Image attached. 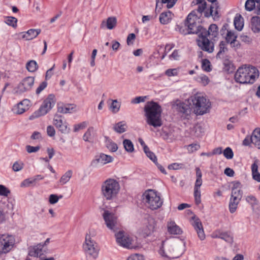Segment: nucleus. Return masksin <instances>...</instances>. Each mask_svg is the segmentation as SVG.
Masks as SVG:
<instances>
[{
  "instance_id": "473e14b6",
  "label": "nucleus",
  "mask_w": 260,
  "mask_h": 260,
  "mask_svg": "<svg viewBox=\"0 0 260 260\" xmlns=\"http://www.w3.org/2000/svg\"><path fill=\"white\" fill-rule=\"evenodd\" d=\"M168 232L172 234H180L182 231L178 226L175 222H171L168 225Z\"/></svg>"
},
{
  "instance_id": "c756f323",
  "label": "nucleus",
  "mask_w": 260,
  "mask_h": 260,
  "mask_svg": "<svg viewBox=\"0 0 260 260\" xmlns=\"http://www.w3.org/2000/svg\"><path fill=\"white\" fill-rule=\"evenodd\" d=\"M74 108L73 105L71 104H58L57 112L62 114L70 113Z\"/></svg>"
},
{
  "instance_id": "37998d69",
  "label": "nucleus",
  "mask_w": 260,
  "mask_h": 260,
  "mask_svg": "<svg viewBox=\"0 0 260 260\" xmlns=\"http://www.w3.org/2000/svg\"><path fill=\"white\" fill-rule=\"evenodd\" d=\"M125 150L128 152H132L134 150V145L132 141L128 139H125L123 142Z\"/></svg>"
},
{
  "instance_id": "0e129e2a",
  "label": "nucleus",
  "mask_w": 260,
  "mask_h": 260,
  "mask_svg": "<svg viewBox=\"0 0 260 260\" xmlns=\"http://www.w3.org/2000/svg\"><path fill=\"white\" fill-rule=\"evenodd\" d=\"M23 167V163L22 162L16 161L13 165V170L17 172L22 169Z\"/></svg>"
},
{
  "instance_id": "49530a36",
  "label": "nucleus",
  "mask_w": 260,
  "mask_h": 260,
  "mask_svg": "<svg viewBox=\"0 0 260 260\" xmlns=\"http://www.w3.org/2000/svg\"><path fill=\"white\" fill-rule=\"evenodd\" d=\"M106 146L107 148L112 152H115L118 149L117 145L110 139L106 141Z\"/></svg>"
},
{
  "instance_id": "f03ea898",
  "label": "nucleus",
  "mask_w": 260,
  "mask_h": 260,
  "mask_svg": "<svg viewBox=\"0 0 260 260\" xmlns=\"http://www.w3.org/2000/svg\"><path fill=\"white\" fill-rule=\"evenodd\" d=\"M194 113L197 115H203L209 112L211 103L208 99L200 93H197L188 99Z\"/></svg>"
},
{
  "instance_id": "72a5a7b5",
  "label": "nucleus",
  "mask_w": 260,
  "mask_h": 260,
  "mask_svg": "<svg viewBox=\"0 0 260 260\" xmlns=\"http://www.w3.org/2000/svg\"><path fill=\"white\" fill-rule=\"evenodd\" d=\"M105 23L108 29H112L115 27L117 23V19L115 17H110L107 18L106 22L103 21L101 25H103Z\"/></svg>"
},
{
  "instance_id": "58836bf2",
  "label": "nucleus",
  "mask_w": 260,
  "mask_h": 260,
  "mask_svg": "<svg viewBox=\"0 0 260 260\" xmlns=\"http://www.w3.org/2000/svg\"><path fill=\"white\" fill-rule=\"evenodd\" d=\"M94 129L92 127H90L83 135V138L85 141L90 142L93 138Z\"/></svg>"
},
{
  "instance_id": "052dcab7",
  "label": "nucleus",
  "mask_w": 260,
  "mask_h": 260,
  "mask_svg": "<svg viewBox=\"0 0 260 260\" xmlns=\"http://www.w3.org/2000/svg\"><path fill=\"white\" fill-rule=\"evenodd\" d=\"M10 193V191L4 185H0V195L7 197Z\"/></svg>"
},
{
  "instance_id": "412c9836",
  "label": "nucleus",
  "mask_w": 260,
  "mask_h": 260,
  "mask_svg": "<svg viewBox=\"0 0 260 260\" xmlns=\"http://www.w3.org/2000/svg\"><path fill=\"white\" fill-rule=\"evenodd\" d=\"M203 35H205L208 37L209 36L212 40L216 38L218 34V27L215 24H212L209 27L208 30H206L205 28H203V30L201 32Z\"/></svg>"
},
{
  "instance_id": "9d476101",
  "label": "nucleus",
  "mask_w": 260,
  "mask_h": 260,
  "mask_svg": "<svg viewBox=\"0 0 260 260\" xmlns=\"http://www.w3.org/2000/svg\"><path fill=\"white\" fill-rule=\"evenodd\" d=\"M259 77V71L256 68L245 64V84H253Z\"/></svg>"
},
{
  "instance_id": "c03bdc74",
  "label": "nucleus",
  "mask_w": 260,
  "mask_h": 260,
  "mask_svg": "<svg viewBox=\"0 0 260 260\" xmlns=\"http://www.w3.org/2000/svg\"><path fill=\"white\" fill-rule=\"evenodd\" d=\"M5 22L8 25L13 27H16L17 26V19L14 17L8 16L6 17Z\"/></svg>"
},
{
  "instance_id": "a18cd8bd",
  "label": "nucleus",
  "mask_w": 260,
  "mask_h": 260,
  "mask_svg": "<svg viewBox=\"0 0 260 260\" xmlns=\"http://www.w3.org/2000/svg\"><path fill=\"white\" fill-rule=\"evenodd\" d=\"M27 109V106H22V104L19 103L14 108V112L18 114L23 113Z\"/></svg>"
},
{
  "instance_id": "a19ab883",
  "label": "nucleus",
  "mask_w": 260,
  "mask_h": 260,
  "mask_svg": "<svg viewBox=\"0 0 260 260\" xmlns=\"http://www.w3.org/2000/svg\"><path fill=\"white\" fill-rule=\"evenodd\" d=\"M26 68L29 72H34L38 69V66L35 60H31L27 62Z\"/></svg>"
},
{
  "instance_id": "5701e85b",
  "label": "nucleus",
  "mask_w": 260,
  "mask_h": 260,
  "mask_svg": "<svg viewBox=\"0 0 260 260\" xmlns=\"http://www.w3.org/2000/svg\"><path fill=\"white\" fill-rule=\"evenodd\" d=\"M113 158L111 156L105 154H101L98 158H96L92 161V165H96L98 164L105 165L111 162Z\"/></svg>"
},
{
  "instance_id": "f257e3e1",
  "label": "nucleus",
  "mask_w": 260,
  "mask_h": 260,
  "mask_svg": "<svg viewBox=\"0 0 260 260\" xmlns=\"http://www.w3.org/2000/svg\"><path fill=\"white\" fill-rule=\"evenodd\" d=\"M144 111L148 124L154 127L162 125L161 119L162 109L157 103L153 101L147 102L144 107Z\"/></svg>"
},
{
  "instance_id": "cd10ccee",
  "label": "nucleus",
  "mask_w": 260,
  "mask_h": 260,
  "mask_svg": "<svg viewBox=\"0 0 260 260\" xmlns=\"http://www.w3.org/2000/svg\"><path fill=\"white\" fill-rule=\"evenodd\" d=\"M251 28L254 33L260 32V17L253 16L251 19Z\"/></svg>"
},
{
  "instance_id": "4c0bfd02",
  "label": "nucleus",
  "mask_w": 260,
  "mask_h": 260,
  "mask_svg": "<svg viewBox=\"0 0 260 260\" xmlns=\"http://www.w3.org/2000/svg\"><path fill=\"white\" fill-rule=\"evenodd\" d=\"M242 18L241 15L237 14L234 20V24L235 28L238 30H241L244 26V23L240 22L241 19Z\"/></svg>"
},
{
  "instance_id": "4be33fe9",
  "label": "nucleus",
  "mask_w": 260,
  "mask_h": 260,
  "mask_svg": "<svg viewBox=\"0 0 260 260\" xmlns=\"http://www.w3.org/2000/svg\"><path fill=\"white\" fill-rule=\"evenodd\" d=\"M44 245L39 244L35 246H30L28 248V255L30 256L38 257L43 254V248Z\"/></svg>"
},
{
  "instance_id": "6e6552de",
  "label": "nucleus",
  "mask_w": 260,
  "mask_h": 260,
  "mask_svg": "<svg viewBox=\"0 0 260 260\" xmlns=\"http://www.w3.org/2000/svg\"><path fill=\"white\" fill-rule=\"evenodd\" d=\"M115 236L116 242L120 245L128 249L135 248L136 246L133 244L134 241L128 235L125 234L124 232L120 231Z\"/></svg>"
},
{
  "instance_id": "dca6fc26",
  "label": "nucleus",
  "mask_w": 260,
  "mask_h": 260,
  "mask_svg": "<svg viewBox=\"0 0 260 260\" xmlns=\"http://www.w3.org/2000/svg\"><path fill=\"white\" fill-rule=\"evenodd\" d=\"M175 105L176 106L177 111L182 114V117H184L186 119L189 118L188 117L191 114V109L188 100L187 102L177 100Z\"/></svg>"
},
{
  "instance_id": "680f3d73",
  "label": "nucleus",
  "mask_w": 260,
  "mask_h": 260,
  "mask_svg": "<svg viewBox=\"0 0 260 260\" xmlns=\"http://www.w3.org/2000/svg\"><path fill=\"white\" fill-rule=\"evenodd\" d=\"M127 260H144V258L143 255L135 253L129 256Z\"/></svg>"
},
{
  "instance_id": "a878e982",
  "label": "nucleus",
  "mask_w": 260,
  "mask_h": 260,
  "mask_svg": "<svg viewBox=\"0 0 260 260\" xmlns=\"http://www.w3.org/2000/svg\"><path fill=\"white\" fill-rule=\"evenodd\" d=\"M172 13L169 10L161 13L160 14L159 18L160 23L162 24H167L169 23L172 19Z\"/></svg>"
},
{
  "instance_id": "7ed1b4c3",
  "label": "nucleus",
  "mask_w": 260,
  "mask_h": 260,
  "mask_svg": "<svg viewBox=\"0 0 260 260\" xmlns=\"http://www.w3.org/2000/svg\"><path fill=\"white\" fill-rule=\"evenodd\" d=\"M120 189L119 182L112 178L106 179L101 185L102 194L107 200H113L116 199Z\"/></svg>"
},
{
  "instance_id": "2f4dec72",
  "label": "nucleus",
  "mask_w": 260,
  "mask_h": 260,
  "mask_svg": "<svg viewBox=\"0 0 260 260\" xmlns=\"http://www.w3.org/2000/svg\"><path fill=\"white\" fill-rule=\"evenodd\" d=\"M246 201L251 205L253 210L258 209V201L255 197L252 195L248 196L246 197Z\"/></svg>"
},
{
  "instance_id": "393cba45",
  "label": "nucleus",
  "mask_w": 260,
  "mask_h": 260,
  "mask_svg": "<svg viewBox=\"0 0 260 260\" xmlns=\"http://www.w3.org/2000/svg\"><path fill=\"white\" fill-rule=\"evenodd\" d=\"M214 237L224 240L225 241L229 243H232L233 241V237L229 232H220L219 231H217L215 233Z\"/></svg>"
},
{
  "instance_id": "1a4fd4ad",
  "label": "nucleus",
  "mask_w": 260,
  "mask_h": 260,
  "mask_svg": "<svg viewBox=\"0 0 260 260\" xmlns=\"http://www.w3.org/2000/svg\"><path fill=\"white\" fill-rule=\"evenodd\" d=\"M35 78L33 77H27L18 84L15 89V93L19 95L29 90L34 85Z\"/></svg>"
},
{
  "instance_id": "c85d7f7f",
  "label": "nucleus",
  "mask_w": 260,
  "mask_h": 260,
  "mask_svg": "<svg viewBox=\"0 0 260 260\" xmlns=\"http://www.w3.org/2000/svg\"><path fill=\"white\" fill-rule=\"evenodd\" d=\"M258 160L256 159L251 165V172L253 179L260 182V173L258 171Z\"/></svg>"
},
{
  "instance_id": "79ce46f5",
  "label": "nucleus",
  "mask_w": 260,
  "mask_h": 260,
  "mask_svg": "<svg viewBox=\"0 0 260 260\" xmlns=\"http://www.w3.org/2000/svg\"><path fill=\"white\" fill-rule=\"evenodd\" d=\"M73 172L71 170H68L61 177L60 182L62 184H64L69 181L72 176Z\"/></svg>"
},
{
  "instance_id": "a211bd4d",
  "label": "nucleus",
  "mask_w": 260,
  "mask_h": 260,
  "mask_svg": "<svg viewBox=\"0 0 260 260\" xmlns=\"http://www.w3.org/2000/svg\"><path fill=\"white\" fill-rule=\"evenodd\" d=\"M208 2L212 3L210 6L209 10L206 11L204 13V16L209 18L210 16L213 17L214 19H218L220 17L218 10L220 9L219 3L217 0H207Z\"/></svg>"
},
{
  "instance_id": "338daca9",
  "label": "nucleus",
  "mask_w": 260,
  "mask_h": 260,
  "mask_svg": "<svg viewBox=\"0 0 260 260\" xmlns=\"http://www.w3.org/2000/svg\"><path fill=\"white\" fill-rule=\"evenodd\" d=\"M47 135L51 137H52L55 135V130L54 127L52 125H49L47 127Z\"/></svg>"
},
{
  "instance_id": "2eb2a0df",
  "label": "nucleus",
  "mask_w": 260,
  "mask_h": 260,
  "mask_svg": "<svg viewBox=\"0 0 260 260\" xmlns=\"http://www.w3.org/2000/svg\"><path fill=\"white\" fill-rule=\"evenodd\" d=\"M191 14H189L185 22V26L187 27L188 34H200L203 30V27L200 25H197L194 20L191 18Z\"/></svg>"
},
{
  "instance_id": "864d4df0",
  "label": "nucleus",
  "mask_w": 260,
  "mask_h": 260,
  "mask_svg": "<svg viewBox=\"0 0 260 260\" xmlns=\"http://www.w3.org/2000/svg\"><path fill=\"white\" fill-rule=\"evenodd\" d=\"M144 152L150 159H151L155 164H156L157 157L153 152L150 151L149 148H148V150L144 151Z\"/></svg>"
},
{
  "instance_id": "e2e57ef3",
  "label": "nucleus",
  "mask_w": 260,
  "mask_h": 260,
  "mask_svg": "<svg viewBox=\"0 0 260 260\" xmlns=\"http://www.w3.org/2000/svg\"><path fill=\"white\" fill-rule=\"evenodd\" d=\"M40 149V147L39 146L34 147L30 145H27L26 146V150L29 153L37 152Z\"/></svg>"
},
{
  "instance_id": "bf43d9fd",
  "label": "nucleus",
  "mask_w": 260,
  "mask_h": 260,
  "mask_svg": "<svg viewBox=\"0 0 260 260\" xmlns=\"http://www.w3.org/2000/svg\"><path fill=\"white\" fill-rule=\"evenodd\" d=\"M147 97L146 96H137L131 101V103L133 104H137L140 103L144 102Z\"/></svg>"
},
{
  "instance_id": "8fccbe9b",
  "label": "nucleus",
  "mask_w": 260,
  "mask_h": 260,
  "mask_svg": "<svg viewBox=\"0 0 260 260\" xmlns=\"http://www.w3.org/2000/svg\"><path fill=\"white\" fill-rule=\"evenodd\" d=\"M255 2L254 0H247L245 3V9L248 11H251L255 8Z\"/></svg>"
},
{
  "instance_id": "20e7f679",
  "label": "nucleus",
  "mask_w": 260,
  "mask_h": 260,
  "mask_svg": "<svg viewBox=\"0 0 260 260\" xmlns=\"http://www.w3.org/2000/svg\"><path fill=\"white\" fill-rule=\"evenodd\" d=\"M143 200L151 210H154L159 208L162 205L163 201L156 191L148 189L143 194Z\"/></svg>"
},
{
  "instance_id": "aec40b11",
  "label": "nucleus",
  "mask_w": 260,
  "mask_h": 260,
  "mask_svg": "<svg viewBox=\"0 0 260 260\" xmlns=\"http://www.w3.org/2000/svg\"><path fill=\"white\" fill-rule=\"evenodd\" d=\"M192 218L193 220L192 225L196 230L198 237L201 240H204L205 238V234L202 222L198 218L196 217V216L192 217Z\"/></svg>"
},
{
  "instance_id": "9b49d317",
  "label": "nucleus",
  "mask_w": 260,
  "mask_h": 260,
  "mask_svg": "<svg viewBox=\"0 0 260 260\" xmlns=\"http://www.w3.org/2000/svg\"><path fill=\"white\" fill-rule=\"evenodd\" d=\"M95 244V243L91 239L90 236L86 235L85 244H83V247L86 254L92 256L93 258L98 257L99 251Z\"/></svg>"
},
{
  "instance_id": "6e6d98bb",
  "label": "nucleus",
  "mask_w": 260,
  "mask_h": 260,
  "mask_svg": "<svg viewBox=\"0 0 260 260\" xmlns=\"http://www.w3.org/2000/svg\"><path fill=\"white\" fill-rule=\"evenodd\" d=\"M119 108L120 106L118 104L117 100H112V102L110 106V109H111L112 112L114 113L117 112L119 110Z\"/></svg>"
},
{
  "instance_id": "de8ad7c7",
  "label": "nucleus",
  "mask_w": 260,
  "mask_h": 260,
  "mask_svg": "<svg viewBox=\"0 0 260 260\" xmlns=\"http://www.w3.org/2000/svg\"><path fill=\"white\" fill-rule=\"evenodd\" d=\"M202 68L203 70L206 72H210L212 70L210 61L207 59H204L202 60Z\"/></svg>"
},
{
  "instance_id": "3c124183",
  "label": "nucleus",
  "mask_w": 260,
  "mask_h": 260,
  "mask_svg": "<svg viewBox=\"0 0 260 260\" xmlns=\"http://www.w3.org/2000/svg\"><path fill=\"white\" fill-rule=\"evenodd\" d=\"M197 80L198 82L201 83L204 86L207 85L210 81V80L208 76L205 75H201L197 78Z\"/></svg>"
},
{
  "instance_id": "0eeeda50",
  "label": "nucleus",
  "mask_w": 260,
  "mask_h": 260,
  "mask_svg": "<svg viewBox=\"0 0 260 260\" xmlns=\"http://www.w3.org/2000/svg\"><path fill=\"white\" fill-rule=\"evenodd\" d=\"M15 242L12 236L2 235L0 237V254L9 252L13 248Z\"/></svg>"
},
{
  "instance_id": "ea45409f",
  "label": "nucleus",
  "mask_w": 260,
  "mask_h": 260,
  "mask_svg": "<svg viewBox=\"0 0 260 260\" xmlns=\"http://www.w3.org/2000/svg\"><path fill=\"white\" fill-rule=\"evenodd\" d=\"M219 50L218 52L216 55L217 59H221L224 57L223 54L224 53L228 50L227 48L225 47V43L223 41H221L219 45Z\"/></svg>"
},
{
  "instance_id": "f704fd0d",
  "label": "nucleus",
  "mask_w": 260,
  "mask_h": 260,
  "mask_svg": "<svg viewBox=\"0 0 260 260\" xmlns=\"http://www.w3.org/2000/svg\"><path fill=\"white\" fill-rule=\"evenodd\" d=\"M244 69L241 66L239 68L235 74V79L237 82L243 84L244 83Z\"/></svg>"
},
{
  "instance_id": "f8f14e48",
  "label": "nucleus",
  "mask_w": 260,
  "mask_h": 260,
  "mask_svg": "<svg viewBox=\"0 0 260 260\" xmlns=\"http://www.w3.org/2000/svg\"><path fill=\"white\" fill-rule=\"evenodd\" d=\"M54 98V96L53 94L48 95V98L43 101L38 111L36 112L37 116L45 115L52 108L55 103Z\"/></svg>"
},
{
  "instance_id": "69168bd1",
  "label": "nucleus",
  "mask_w": 260,
  "mask_h": 260,
  "mask_svg": "<svg viewBox=\"0 0 260 260\" xmlns=\"http://www.w3.org/2000/svg\"><path fill=\"white\" fill-rule=\"evenodd\" d=\"M59 198L55 194H51L49 196V202L51 204H54L58 202Z\"/></svg>"
},
{
  "instance_id": "e433bc0d",
  "label": "nucleus",
  "mask_w": 260,
  "mask_h": 260,
  "mask_svg": "<svg viewBox=\"0 0 260 260\" xmlns=\"http://www.w3.org/2000/svg\"><path fill=\"white\" fill-rule=\"evenodd\" d=\"M237 36H235L234 32L231 30H227L226 36V40L228 43L231 44L232 47H235V44L237 42Z\"/></svg>"
},
{
  "instance_id": "13d9d810",
  "label": "nucleus",
  "mask_w": 260,
  "mask_h": 260,
  "mask_svg": "<svg viewBox=\"0 0 260 260\" xmlns=\"http://www.w3.org/2000/svg\"><path fill=\"white\" fill-rule=\"evenodd\" d=\"M35 182L34 181V179L33 178H29L28 179H25L21 183V187H28L30 186L31 184H35Z\"/></svg>"
},
{
  "instance_id": "6ab92c4d",
  "label": "nucleus",
  "mask_w": 260,
  "mask_h": 260,
  "mask_svg": "<svg viewBox=\"0 0 260 260\" xmlns=\"http://www.w3.org/2000/svg\"><path fill=\"white\" fill-rule=\"evenodd\" d=\"M253 144L258 149H260V128H255L250 137L247 136L245 138V145L250 143Z\"/></svg>"
},
{
  "instance_id": "b1692460",
  "label": "nucleus",
  "mask_w": 260,
  "mask_h": 260,
  "mask_svg": "<svg viewBox=\"0 0 260 260\" xmlns=\"http://www.w3.org/2000/svg\"><path fill=\"white\" fill-rule=\"evenodd\" d=\"M40 29H30L25 32H23L22 38L26 40H31L36 38L41 32Z\"/></svg>"
},
{
  "instance_id": "4468645a",
  "label": "nucleus",
  "mask_w": 260,
  "mask_h": 260,
  "mask_svg": "<svg viewBox=\"0 0 260 260\" xmlns=\"http://www.w3.org/2000/svg\"><path fill=\"white\" fill-rule=\"evenodd\" d=\"M198 46L203 51L212 53L214 50V45L208 39L207 37L200 33L199 39L197 40Z\"/></svg>"
},
{
  "instance_id": "4d7b16f0",
  "label": "nucleus",
  "mask_w": 260,
  "mask_h": 260,
  "mask_svg": "<svg viewBox=\"0 0 260 260\" xmlns=\"http://www.w3.org/2000/svg\"><path fill=\"white\" fill-rule=\"evenodd\" d=\"M184 168V165L183 164L173 163L168 166L170 170H179Z\"/></svg>"
},
{
  "instance_id": "09e8293b",
  "label": "nucleus",
  "mask_w": 260,
  "mask_h": 260,
  "mask_svg": "<svg viewBox=\"0 0 260 260\" xmlns=\"http://www.w3.org/2000/svg\"><path fill=\"white\" fill-rule=\"evenodd\" d=\"M223 154L224 156L228 159H231L233 158L234 156V152L232 149L229 147H226L223 151Z\"/></svg>"
},
{
  "instance_id": "39448f33",
  "label": "nucleus",
  "mask_w": 260,
  "mask_h": 260,
  "mask_svg": "<svg viewBox=\"0 0 260 260\" xmlns=\"http://www.w3.org/2000/svg\"><path fill=\"white\" fill-rule=\"evenodd\" d=\"M240 184L239 182H236L232 188L231 198L229 203V209L232 213L235 212L237 205L242 198L243 190L239 187Z\"/></svg>"
},
{
  "instance_id": "bb28decb",
  "label": "nucleus",
  "mask_w": 260,
  "mask_h": 260,
  "mask_svg": "<svg viewBox=\"0 0 260 260\" xmlns=\"http://www.w3.org/2000/svg\"><path fill=\"white\" fill-rule=\"evenodd\" d=\"M221 59H222L223 70L229 73H232L234 70V67L228 56H225Z\"/></svg>"
},
{
  "instance_id": "c9c22d12",
  "label": "nucleus",
  "mask_w": 260,
  "mask_h": 260,
  "mask_svg": "<svg viewBox=\"0 0 260 260\" xmlns=\"http://www.w3.org/2000/svg\"><path fill=\"white\" fill-rule=\"evenodd\" d=\"M126 127L125 123L124 121H120L114 125L113 129L116 133L121 134L126 131Z\"/></svg>"
},
{
  "instance_id": "f3484780",
  "label": "nucleus",
  "mask_w": 260,
  "mask_h": 260,
  "mask_svg": "<svg viewBox=\"0 0 260 260\" xmlns=\"http://www.w3.org/2000/svg\"><path fill=\"white\" fill-rule=\"evenodd\" d=\"M53 124L63 134H67L70 132V128L68 127V124L63 120L61 115L55 114L53 118Z\"/></svg>"
},
{
  "instance_id": "5fc2aeb1",
  "label": "nucleus",
  "mask_w": 260,
  "mask_h": 260,
  "mask_svg": "<svg viewBox=\"0 0 260 260\" xmlns=\"http://www.w3.org/2000/svg\"><path fill=\"white\" fill-rule=\"evenodd\" d=\"M87 125V123L86 121H83L80 123L75 124L74 126V131L77 132L80 129L85 128Z\"/></svg>"
},
{
  "instance_id": "603ef678",
  "label": "nucleus",
  "mask_w": 260,
  "mask_h": 260,
  "mask_svg": "<svg viewBox=\"0 0 260 260\" xmlns=\"http://www.w3.org/2000/svg\"><path fill=\"white\" fill-rule=\"evenodd\" d=\"M193 195L196 204L197 205L200 204L201 202L200 189L198 188H194Z\"/></svg>"
},
{
  "instance_id": "774afa93",
  "label": "nucleus",
  "mask_w": 260,
  "mask_h": 260,
  "mask_svg": "<svg viewBox=\"0 0 260 260\" xmlns=\"http://www.w3.org/2000/svg\"><path fill=\"white\" fill-rule=\"evenodd\" d=\"M47 83L46 81L42 82L39 86L36 89V93L39 94L43 90H44L47 86Z\"/></svg>"
},
{
  "instance_id": "ddd939ff",
  "label": "nucleus",
  "mask_w": 260,
  "mask_h": 260,
  "mask_svg": "<svg viewBox=\"0 0 260 260\" xmlns=\"http://www.w3.org/2000/svg\"><path fill=\"white\" fill-rule=\"evenodd\" d=\"M156 229V222L151 216L145 218L143 221L142 233L145 236H149L153 233Z\"/></svg>"
},
{
  "instance_id": "7c9ffc66",
  "label": "nucleus",
  "mask_w": 260,
  "mask_h": 260,
  "mask_svg": "<svg viewBox=\"0 0 260 260\" xmlns=\"http://www.w3.org/2000/svg\"><path fill=\"white\" fill-rule=\"evenodd\" d=\"M156 1V9L158 7L159 3L161 5H165L167 9H171L174 7L178 0H155Z\"/></svg>"
},
{
  "instance_id": "423d86ee",
  "label": "nucleus",
  "mask_w": 260,
  "mask_h": 260,
  "mask_svg": "<svg viewBox=\"0 0 260 260\" xmlns=\"http://www.w3.org/2000/svg\"><path fill=\"white\" fill-rule=\"evenodd\" d=\"M103 217L107 227L113 232H116L120 229V224L118 221L117 216L108 210H105Z\"/></svg>"
}]
</instances>
